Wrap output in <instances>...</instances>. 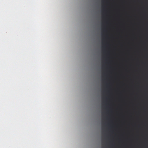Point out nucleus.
Here are the masks:
<instances>
[{
	"label": "nucleus",
	"mask_w": 148,
	"mask_h": 148,
	"mask_svg": "<svg viewBox=\"0 0 148 148\" xmlns=\"http://www.w3.org/2000/svg\"><path fill=\"white\" fill-rule=\"evenodd\" d=\"M102 53H103V46L104 45V43L103 42V39H104V34L106 30L105 29H104V24L103 23V18H104V16H103V8H104V6L103 5H102Z\"/></svg>",
	"instance_id": "1"
},
{
	"label": "nucleus",
	"mask_w": 148,
	"mask_h": 148,
	"mask_svg": "<svg viewBox=\"0 0 148 148\" xmlns=\"http://www.w3.org/2000/svg\"><path fill=\"white\" fill-rule=\"evenodd\" d=\"M102 95H103V93H102ZM103 96H102V99H103V101H102V106H103V103H104V101H103Z\"/></svg>",
	"instance_id": "2"
},
{
	"label": "nucleus",
	"mask_w": 148,
	"mask_h": 148,
	"mask_svg": "<svg viewBox=\"0 0 148 148\" xmlns=\"http://www.w3.org/2000/svg\"><path fill=\"white\" fill-rule=\"evenodd\" d=\"M103 76H102V78H103ZM103 80H104L103 79H102V82H103Z\"/></svg>",
	"instance_id": "3"
},
{
	"label": "nucleus",
	"mask_w": 148,
	"mask_h": 148,
	"mask_svg": "<svg viewBox=\"0 0 148 148\" xmlns=\"http://www.w3.org/2000/svg\"><path fill=\"white\" fill-rule=\"evenodd\" d=\"M103 64L102 65V69H103Z\"/></svg>",
	"instance_id": "4"
},
{
	"label": "nucleus",
	"mask_w": 148,
	"mask_h": 148,
	"mask_svg": "<svg viewBox=\"0 0 148 148\" xmlns=\"http://www.w3.org/2000/svg\"><path fill=\"white\" fill-rule=\"evenodd\" d=\"M103 0H102V3H103Z\"/></svg>",
	"instance_id": "5"
},
{
	"label": "nucleus",
	"mask_w": 148,
	"mask_h": 148,
	"mask_svg": "<svg viewBox=\"0 0 148 148\" xmlns=\"http://www.w3.org/2000/svg\"><path fill=\"white\" fill-rule=\"evenodd\" d=\"M103 72H102V74H103Z\"/></svg>",
	"instance_id": "6"
},
{
	"label": "nucleus",
	"mask_w": 148,
	"mask_h": 148,
	"mask_svg": "<svg viewBox=\"0 0 148 148\" xmlns=\"http://www.w3.org/2000/svg\"><path fill=\"white\" fill-rule=\"evenodd\" d=\"M103 56H102V58H103Z\"/></svg>",
	"instance_id": "7"
},
{
	"label": "nucleus",
	"mask_w": 148,
	"mask_h": 148,
	"mask_svg": "<svg viewBox=\"0 0 148 148\" xmlns=\"http://www.w3.org/2000/svg\"><path fill=\"white\" fill-rule=\"evenodd\" d=\"M102 130H103V126H102Z\"/></svg>",
	"instance_id": "8"
},
{
	"label": "nucleus",
	"mask_w": 148,
	"mask_h": 148,
	"mask_svg": "<svg viewBox=\"0 0 148 148\" xmlns=\"http://www.w3.org/2000/svg\"><path fill=\"white\" fill-rule=\"evenodd\" d=\"M102 148H103V147H102Z\"/></svg>",
	"instance_id": "9"
}]
</instances>
